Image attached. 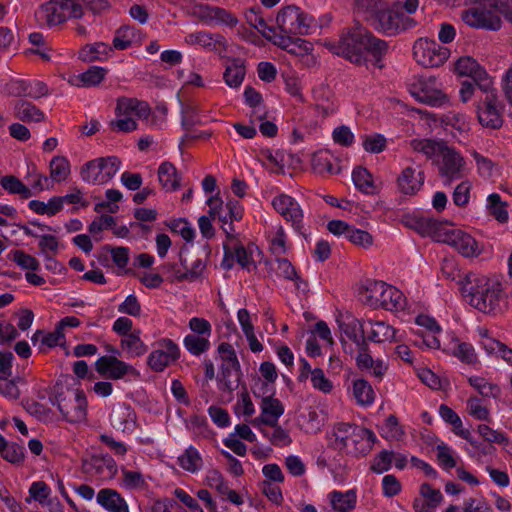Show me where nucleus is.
<instances>
[{"label": "nucleus", "mask_w": 512, "mask_h": 512, "mask_svg": "<svg viewBox=\"0 0 512 512\" xmlns=\"http://www.w3.org/2000/svg\"><path fill=\"white\" fill-rule=\"evenodd\" d=\"M327 49L345 60L361 64V62L379 63L389 53V43L374 36L369 30L357 25L344 30L339 41L325 43Z\"/></svg>", "instance_id": "1"}, {"label": "nucleus", "mask_w": 512, "mask_h": 512, "mask_svg": "<svg viewBox=\"0 0 512 512\" xmlns=\"http://www.w3.org/2000/svg\"><path fill=\"white\" fill-rule=\"evenodd\" d=\"M466 299L471 307L477 311L497 317L509 309V296L502 282L486 275L468 273L465 275Z\"/></svg>", "instance_id": "2"}, {"label": "nucleus", "mask_w": 512, "mask_h": 512, "mask_svg": "<svg viewBox=\"0 0 512 512\" xmlns=\"http://www.w3.org/2000/svg\"><path fill=\"white\" fill-rule=\"evenodd\" d=\"M461 74H466L468 70L471 77L477 83L479 89L483 92L476 105V116L479 124L484 128L498 129L503 123V106L496 90L493 88L492 78L483 69V66H460Z\"/></svg>", "instance_id": "3"}, {"label": "nucleus", "mask_w": 512, "mask_h": 512, "mask_svg": "<svg viewBox=\"0 0 512 512\" xmlns=\"http://www.w3.org/2000/svg\"><path fill=\"white\" fill-rule=\"evenodd\" d=\"M361 297L372 307L383 308L401 316L410 314V307L402 291L386 282L366 281Z\"/></svg>", "instance_id": "4"}, {"label": "nucleus", "mask_w": 512, "mask_h": 512, "mask_svg": "<svg viewBox=\"0 0 512 512\" xmlns=\"http://www.w3.org/2000/svg\"><path fill=\"white\" fill-rule=\"evenodd\" d=\"M407 85L410 94L422 103L433 107H443L449 103V97L442 91L440 81L430 74L414 76Z\"/></svg>", "instance_id": "5"}, {"label": "nucleus", "mask_w": 512, "mask_h": 512, "mask_svg": "<svg viewBox=\"0 0 512 512\" xmlns=\"http://www.w3.org/2000/svg\"><path fill=\"white\" fill-rule=\"evenodd\" d=\"M53 405H56L64 420L72 424H80L87 419V399L81 389H67L66 392L59 393L54 400L50 399Z\"/></svg>", "instance_id": "6"}, {"label": "nucleus", "mask_w": 512, "mask_h": 512, "mask_svg": "<svg viewBox=\"0 0 512 512\" xmlns=\"http://www.w3.org/2000/svg\"><path fill=\"white\" fill-rule=\"evenodd\" d=\"M150 109L146 102L133 98H121L116 106V118L112 121L114 129L130 132L136 129V121L145 119Z\"/></svg>", "instance_id": "7"}, {"label": "nucleus", "mask_w": 512, "mask_h": 512, "mask_svg": "<svg viewBox=\"0 0 512 512\" xmlns=\"http://www.w3.org/2000/svg\"><path fill=\"white\" fill-rule=\"evenodd\" d=\"M120 168L121 162L117 157L96 158L82 166L80 176L85 183L103 185L108 183Z\"/></svg>", "instance_id": "8"}, {"label": "nucleus", "mask_w": 512, "mask_h": 512, "mask_svg": "<svg viewBox=\"0 0 512 512\" xmlns=\"http://www.w3.org/2000/svg\"><path fill=\"white\" fill-rule=\"evenodd\" d=\"M375 30L388 36H395L416 26V21L405 15L396 6L389 4L371 21Z\"/></svg>", "instance_id": "9"}, {"label": "nucleus", "mask_w": 512, "mask_h": 512, "mask_svg": "<svg viewBox=\"0 0 512 512\" xmlns=\"http://www.w3.org/2000/svg\"><path fill=\"white\" fill-rule=\"evenodd\" d=\"M476 6L470 7L461 13V19L468 26L475 29L497 31L502 21L494 8H490L486 0H473Z\"/></svg>", "instance_id": "10"}, {"label": "nucleus", "mask_w": 512, "mask_h": 512, "mask_svg": "<svg viewBox=\"0 0 512 512\" xmlns=\"http://www.w3.org/2000/svg\"><path fill=\"white\" fill-rule=\"evenodd\" d=\"M218 355L221 360L219 375V388L233 391L239 383L241 376L240 363L234 348L228 343L218 346Z\"/></svg>", "instance_id": "11"}, {"label": "nucleus", "mask_w": 512, "mask_h": 512, "mask_svg": "<svg viewBox=\"0 0 512 512\" xmlns=\"http://www.w3.org/2000/svg\"><path fill=\"white\" fill-rule=\"evenodd\" d=\"M327 230L336 237H343L352 245L363 250L377 247L376 237L369 232L343 220L334 219L327 223Z\"/></svg>", "instance_id": "12"}, {"label": "nucleus", "mask_w": 512, "mask_h": 512, "mask_svg": "<svg viewBox=\"0 0 512 512\" xmlns=\"http://www.w3.org/2000/svg\"><path fill=\"white\" fill-rule=\"evenodd\" d=\"M277 28L280 32L293 35H304L308 33L311 19L307 14L295 5H289L279 11Z\"/></svg>", "instance_id": "13"}, {"label": "nucleus", "mask_w": 512, "mask_h": 512, "mask_svg": "<svg viewBox=\"0 0 512 512\" xmlns=\"http://www.w3.org/2000/svg\"><path fill=\"white\" fill-rule=\"evenodd\" d=\"M189 37L191 42H195L205 48L215 51L222 59H226L234 63L243 62L239 53H236V50L240 52V48L234 44H229L220 34L197 32L195 34H191Z\"/></svg>", "instance_id": "14"}, {"label": "nucleus", "mask_w": 512, "mask_h": 512, "mask_svg": "<svg viewBox=\"0 0 512 512\" xmlns=\"http://www.w3.org/2000/svg\"><path fill=\"white\" fill-rule=\"evenodd\" d=\"M440 243L452 246L464 257H477L482 252V246L470 234L449 224L440 235Z\"/></svg>", "instance_id": "15"}, {"label": "nucleus", "mask_w": 512, "mask_h": 512, "mask_svg": "<svg viewBox=\"0 0 512 512\" xmlns=\"http://www.w3.org/2000/svg\"><path fill=\"white\" fill-rule=\"evenodd\" d=\"M180 356L179 346L168 338H161L153 345L148 355L147 364L155 372L164 371Z\"/></svg>", "instance_id": "16"}, {"label": "nucleus", "mask_w": 512, "mask_h": 512, "mask_svg": "<svg viewBox=\"0 0 512 512\" xmlns=\"http://www.w3.org/2000/svg\"><path fill=\"white\" fill-rule=\"evenodd\" d=\"M436 164L441 175L451 179L461 178L470 171L468 161L461 152L448 145L442 150Z\"/></svg>", "instance_id": "17"}, {"label": "nucleus", "mask_w": 512, "mask_h": 512, "mask_svg": "<svg viewBox=\"0 0 512 512\" xmlns=\"http://www.w3.org/2000/svg\"><path fill=\"white\" fill-rule=\"evenodd\" d=\"M450 50L434 40L420 38L413 45V58L417 64H444Z\"/></svg>", "instance_id": "18"}, {"label": "nucleus", "mask_w": 512, "mask_h": 512, "mask_svg": "<svg viewBox=\"0 0 512 512\" xmlns=\"http://www.w3.org/2000/svg\"><path fill=\"white\" fill-rule=\"evenodd\" d=\"M403 222L408 228L415 230L421 236L430 237L436 242H440V235L444 232L447 224L419 213L407 214L403 218Z\"/></svg>", "instance_id": "19"}, {"label": "nucleus", "mask_w": 512, "mask_h": 512, "mask_svg": "<svg viewBox=\"0 0 512 512\" xmlns=\"http://www.w3.org/2000/svg\"><path fill=\"white\" fill-rule=\"evenodd\" d=\"M260 415L251 421V424L260 428L261 425L275 426L280 417L284 414L285 407L283 403L274 397V394L260 396Z\"/></svg>", "instance_id": "20"}, {"label": "nucleus", "mask_w": 512, "mask_h": 512, "mask_svg": "<svg viewBox=\"0 0 512 512\" xmlns=\"http://www.w3.org/2000/svg\"><path fill=\"white\" fill-rule=\"evenodd\" d=\"M273 208L296 230L302 227L303 211L298 202L291 196L280 193L274 196L271 200Z\"/></svg>", "instance_id": "21"}, {"label": "nucleus", "mask_w": 512, "mask_h": 512, "mask_svg": "<svg viewBox=\"0 0 512 512\" xmlns=\"http://www.w3.org/2000/svg\"><path fill=\"white\" fill-rule=\"evenodd\" d=\"M278 372L276 366L269 361L262 362L258 369V376L252 384V392L256 397L266 394H275Z\"/></svg>", "instance_id": "22"}, {"label": "nucleus", "mask_w": 512, "mask_h": 512, "mask_svg": "<svg viewBox=\"0 0 512 512\" xmlns=\"http://www.w3.org/2000/svg\"><path fill=\"white\" fill-rule=\"evenodd\" d=\"M367 337L376 343L399 342L404 339V332L383 320H366Z\"/></svg>", "instance_id": "23"}, {"label": "nucleus", "mask_w": 512, "mask_h": 512, "mask_svg": "<svg viewBox=\"0 0 512 512\" xmlns=\"http://www.w3.org/2000/svg\"><path fill=\"white\" fill-rule=\"evenodd\" d=\"M96 371L105 378L118 380L124 376L133 374L135 369L130 364L115 356H101L95 362Z\"/></svg>", "instance_id": "24"}, {"label": "nucleus", "mask_w": 512, "mask_h": 512, "mask_svg": "<svg viewBox=\"0 0 512 512\" xmlns=\"http://www.w3.org/2000/svg\"><path fill=\"white\" fill-rule=\"evenodd\" d=\"M209 214L213 219L218 218L224 225L234 220H239L243 214V208L238 200L228 199L226 209L228 213H223V201L217 196H211L207 200Z\"/></svg>", "instance_id": "25"}, {"label": "nucleus", "mask_w": 512, "mask_h": 512, "mask_svg": "<svg viewBox=\"0 0 512 512\" xmlns=\"http://www.w3.org/2000/svg\"><path fill=\"white\" fill-rule=\"evenodd\" d=\"M442 501L443 495L439 489L423 483L419 487V495L413 500V509L414 512H436Z\"/></svg>", "instance_id": "26"}, {"label": "nucleus", "mask_w": 512, "mask_h": 512, "mask_svg": "<svg viewBox=\"0 0 512 512\" xmlns=\"http://www.w3.org/2000/svg\"><path fill=\"white\" fill-rule=\"evenodd\" d=\"M424 173L419 166L411 165L404 168L397 178V187L405 195H414L424 184Z\"/></svg>", "instance_id": "27"}, {"label": "nucleus", "mask_w": 512, "mask_h": 512, "mask_svg": "<svg viewBox=\"0 0 512 512\" xmlns=\"http://www.w3.org/2000/svg\"><path fill=\"white\" fill-rule=\"evenodd\" d=\"M355 361L360 371L378 379H382L388 369L386 360L373 357L367 350L359 351Z\"/></svg>", "instance_id": "28"}, {"label": "nucleus", "mask_w": 512, "mask_h": 512, "mask_svg": "<svg viewBox=\"0 0 512 512\" xmlns=\"http://www.w3.org/2000/svg\"><path fill=\"white\" fill-rule=\"evenodd\" d=\"M376 440L377 437L371 430L355 425L349 439L350 447L345 449L355 455H366L371 451Z\"/></svg>", "instance_id": "29"}, {"label": "nucleus", "mask_w": 512, "mask_h": 512, "mask_svg": "<svg viewBox=\"0 0 512 512\" xmlns=\"http://www.w3.org/2000/svg\"><path fill=\"white\" fill-rule=\"evenodd\" d=\"M336 321L340 331L356 343L363 341L367 335L366 321H360L351 314H339Z\"/></svg>", "instance_id": "30"}, {"label": "nucleus", "mask_w": 512, "mask_h": 512, "mask_svg": "<svg viewBox=\"0 0 512 512\" xmlns=\"http://www.w3.org/2000/svg\"><path fill=\"white\" fill-rule=\"evenodd\" d=\"M438 412L442 420L452 426L456 435L468 440L478 454H485V452L481 449V444L478 441L472 440L470 438V432L463 428L462 420L454 410H452L447 405L442 404L439 406Z\"/></svg>", "instance_id": "31"}, {"label": "nucleus", "mask_w": 512, "mask_h": 512, "mask_svg": "<svg viewBox=\"0 0 512 512\" xmlns=\"http://www.w3.org/2000/svg\"><path fill=\"white\" fill-rule=\"evenodd\" d=\"M326 498L334 512H352L356 508L358 494L354 488L346 491L332 490Z\"/></svg>", "instance_id": "32"}, {"label": "nucleus", "mask_w": 512, "mask_h": 512, "mask_svg": "<svg viewBox=\"0 0 512 512\" xmlns=\"http://www.w3.org/2000/svg\"><path fill=\"white\" fill-rule=\"evenodd\" d=\"M110 422L112 426L124 433H131L136 426V415L131 407L117 404L113 407Z\"/></svg>", "instance_id": "33"}, {"label": "nucleus", "mask_w": 512, "mask_h": 512, "mask_svg": "<svg viewBox=\"0 0 512 512\" xmlns=\"http://www.w3.org/2000/svg\"><path fill=\"white\" fill-rule=\"evenodd\" d=\"M96 501L108 512H130L126 500L113 489H101L96 495Z\"/></svg>", "instance_id": "34"}, {"label": "nucleus", "mask_w": 512, "mask_h": 512, "mask_svg": "<svg viewBox=\"0 0 512 512\" xmlns=\"http://www.w3.org/2000/svg\"><path fill=\"white\" fill-rule=\"evenodd\" d=\"M442 349L445 353L458 358L463 363L474 364L477 361L474 347L470 343L462 342L455 337H451Z\"/></svg>", "instance_id": "35"}, {"label": "nucleus", "mask_w": 512, "mask_h": 512, "mask_svg": "<svg viewBox=\"0 0 512 512\" xmlns=\"http://www.w3.org/2000/svg\"><path fill=\"white\" fill-rule=\"evenodd\" d=\"M107 71L102 66H89L85 71L68 76V82L77 87H90L99 84Z\"/></svg>", "instance_id": "36"}, {"label": "nucleus", "mask_w": 512, "mask_h": 512, "mask_svg": "<svg viewBox=\"0 0 512 512\" xmlns=\"http://www.w3.org/2000/svg\"><path fill=\"white\" fill-rule=\"evenodd\" d=\"M349 394L361 407H369L375 401V392L370 383L363 379L358 378L352 381L351 387L349 388Z\"/></svg>", "instance_id": "37"}, {"label": "nucleus", "mask_w": 512, "mask_h": 512, "mask_svg": "<svg viewBox=\"0 0 512 512\" xmlns=\"http://www.w3.org/2000/svg\"><path fill=\"white\" fill-rule=\"evenodd\" d=\"M311 168L319 175L337 174L339 169L333 165V155L328 149H319L309 154Z\"/></svg>", "instance_id": "38"}, {"label": "nucleus", "mask_w": 512, "mask_h": 512, "mask_svg": "<svg viewBox=\"0 0 512 512\" xmlns=\"http://www.w3.org/2000/svg\"><path fill=\"white\" fill-rule=\"evenodd\" d=\"M276 273L286 280L292 281L298 293L305 294L308 291V284L297 273L294 266L287 259L276 260Z\"/></svg>", "instance_id": "39"}, {"label": "nucleus", "mask_w": 512, "mask_h": 512, "mask_svg": "<svg viewBox=\"0 0 512 512\" xmlns=\"http://www.w3.org/2000/svg\"><path fill=\"white\" fill-rule=\"evenodd\" d=\"M325 419L315 408H307L297 418V425L305 433H317L324 426Z\"/></svg>", "instance_id": "40"}, {"label": "nucleus", "mask_w": 512, "mask_h": 512, "mask_svg": "<svg viewBox=\"0 0 512 512\" xmlns=\"http://www.w3.org/2000/svg\"><path fill=\"white\" fill-rule=\"evenodd\" d=\"M110 53H113L112 47L96 42L82 47L78 52V59L82 62L107 61Z\"/></svg>", "instance_id": "41"}, {"label": "nucleus", "mask_w": 512, "mask_h": 512, "mask_svg": "<svg viewBox=\"0 0 512 512\" xmlns=\"http://www.w3.org/2000/svg\"><path fill=\"white\" fill-rule=\"evenodd\" d=\"M352 181L357 190L366 194L373 195L379 191V185L374 180L373 175L364 167H357L352 171Z\"/></svg>", "instance_id": "42"}, {"label": "nucleus", "mask_w": 512, "mask_h": 512, "mask_svg": "<svg viewBox=\"0 0 512 512\" xmlns=\"http://www.w3.org/2000/svg\"><path fill=\"white\" fill-rule=\"evenodd\" d=\"M270 251L275 255H283L289 250L287 236L282 225L271 226L266 232Z\"/></svg>", "instance_id": "43"}, {"label": "nucleus", "mask_w": 512, "mask_h": 512, "mask_svg": "<svg viewBox=\"0 0 512 512\" xmlns=\"http://www.w3.org/2000/svg\"><path fill=\"white\" fill-rule=\"evenodd\" d=\"M441 122L446 129L450 128L460 136L468 135L471 128L470 118L465 113L448 112L441 118Z\"/></svg>", "instance_id": "44"}, {"label": "nucleus", "mask_w": 512, "mask_h": 512, "mask_svg": "<svg viewBox=\"0 0 512 512\" xmlns=\"http://www.w3.org/2000/svg\"><path fill=\"white\" fill-rule=\"evenodd\" d=\"M233 409L234 414L239 419H243L246 422L253 420L252 417L256 413V408L246 388H243L237 394Z\"/></svg>", "instance_id": "45"}, {"label": "nucleus", "mask_w": 512, "mask_h": 512, "mask_svg": "<svg viewBox=\"0 0 512 512\" xmlns=\"http://www.w3.org/2000/svg\"><path fill=\"white\" fill-rule=\"evenodd\" d=\"M410 145L414 151L424 154L427 158L432 159L436 163L440 158L442 150L446 146L442 141L431 139H413Z\"/></svg>", "instance_id": "46"}, {"label": "nucleus", "mask_w": 512, "mask_h": 512, "mask_svg": "<svg viewBox=\"0 0 512 512\" xmlns=\"http://www.w3.org/2000/svg\"><path fill=\"white\" fill-rule=\"evenodd\" d=\"M355 425L350 423H336L329 432L330 442L338 449L350 447V436L353 434Z\"/></svg>", "instance_id": "47"}, {"label": "nucleus", "mask_w": 512, "mask_h": 512, "mask_svg": "<svg viewBox=\"0 0 512 512\" xmlns=\"http://www.w3.org/2000/svg\"><path fill=\"white\" fill-rule=\"evenodd\" d=\"M469 154L473 158L477 174L481 178L490 180L499 174L498 166L490 158L480 154L475 149H470Z\"/></svg>", "instance_id": "48"}, {"label": "nucleus", "mask_w": 512, "mask_h": 512, "mask_svg": "<svg viewBox=\"0 0 512 512\" xmlns=\"http://www.w3.org/2000/svg\"><path fill=\"white\" fill-rule=\"evenodd\" d=\"M14 116L24 122H40L44 113L30 102L19 100L14 104Z\"/></svg>", "instance_id": "49"}, {"label": "nucleus", "mask_w": 512, "mask_h": 512, "mask_svg": "<svg viewBox=\"0 0 512 512\" xmlns=\"http://www.w3.org/2000/svg\"><path fill=\"white\" fill-rule=\"evenodd\" d=\"M34 345H39L41 349L53 348L60 345L65 340L64 332L60 331L57 327L51 332L36 331L32 338Z\"/></svg>", "instance_id": "50"}, {"label": "nucleus", "mask_w": 512, "mask_h": 512, "mask_svg": "<svg viewBox=\"0 0 512 512\" xmlns=\"http://www.w3.org/2000/svg\"><path fill=\"white\" fill-rule=\"evenodd\" d=\"M235 256L237 262L242 268L247 271H253L256 268L258 259L260 258V251L254 245H249L247 247L239 246L235 250Z\"/></svg>", "instance_id": "51"}, {"label": "nucleus", "mask_w": 512, "mask_h": 512, "mask_svg": "<svg viewBox=\"0 0 512 512\" xmlns=\"http://www.w3.org/2000/svg\"><path fill=\"white\" fill-rule=\"evenodd\" d=\"M15 84L21 86V89L12 90L11 95L13 96H24L36 99L47 94L46 85L39 81L31 82L25 79H19Z\"/></svg>", "instance_id": "52"}, {"label": "nucleus", "mask_w": 512, "mask_h": 512, "mask_svg": "<svg viewBox=\"0 0 512 512\" xmlns=\"http://www.w3.org/2000/svg\"><path fill=\"white\" fill-rule=\"evenodd\" d=\"M486 209L498 222L506 223L509 219L507 203L504 202L500 195L491 193L486 199Z\"/></svg>", "instance_id": "53"}, {"label": "nucleus", "mask_w": 512, "mask_h": 512, "mask_svg": "<svg viewBox=\"0 0 512 512\" xmlns=\"http://www.w3.org/2000/svg\"><path fill=\"white\" fill-rule=\"evenodd\" d=\"M178 463L181 468L190 473L198 472L203 466L202 457L199 451L193 446H189L179 455Z\"/></svg>", "instance_id": "54"}, {"label": "nucleus", "mask_w": 512, "mask_h": 512, "mask_svg": "<svg viewBox=\"0 0 512 512\" xmlns=\"http://www.w3.org/2000/svg\"><path fill=\"white\" fill-rule=\"evenodd\" d=\"M380 435L388 441H401L405 432L394 415L388 416L379 428Z\"/></svg>", "instance_id": "55"}, {"label": "nucleus", "mask_w": 512, "mask_h": 512, "mask_svg": "<svg viewBox=\"0 0 512 512\" xmlns=\"http://www.w3.org/2000/svg\"><path fill=\"white\" fill-rule=\"evenodd\" d=\"M305 368L309 371L310 374V382L312 387L323 393L330 394L334 389L333 382L325 375L324 371L321 368L311 369L310 365L305 362Z\"/></svg>", "instance_id": "56"}, {"label": "nucleus", "mask_w": 512, "mask_h": 512, "mask_svg": "<svg viewBox=\"0 0 512 512\" xmlns=\"http://www.w3.org/2000/svg\"><path fill=\"white\" fill-rule=\"evenodd\" d=\"M39 14L45 19L48 26H54L65 22V15L60 9L59 0H50L41 6Z\"/></svg>", "instance_id": "57"}, {"label": "nucleus", "mask_w": 512, "mask_h": 512, "mask_svg": "<svg viewBox=\"0 0 512 512\" xmlns=\"http://www.w3.org/2000/svg\"><path fill=\"white\" fill-rule=\"evenodd\" d=\"M361 144L365 152L370 154H379L387 148L388 139L380 133L372 132L360 137Z\"/></svg>", "instance_id": "58"}, {"label": "nucleus", "mask_w": 512, "mask_h": 512, "mask_svg": "<svg viewBox=\"0 0 512 512\" xmlns=\"http://www.w3.org/2000/svg\"><path fill=\"white\" fill-rule=\"evenodd\" d=\"M158 178L167 191H173L179 187L180 180L176 168L169 162H164L159 166Z\"/></svg>", "instance_id": "59"}, {"label": "nucleus", "mask_w": 512, "mask_h": 512, "mask_svg": "<svg viewBox=\"0 0 512 512\" xmlns=\"http://www.w3.org/2000/svg\"><path fill=\"white\" fill-rule=\"evenodd\" d=\"M28 207L35 213L41 215H55L63 207L62 197H52L47 202L40 200H31L28 203Z\"/></svg>", "instance_id": "60"}, {"label": "nucleus", "mask_w": 512, "mask_h": 512, "mask_svg": "<svg viewBox=\"0 0 512 512\" xmlns=\"http://www.w3.org/2000/svg\"><path fill=\"white\" fill-rule=\"evenodd\" d=\"M121 346L131 357L142 356L147 351L146 345L140 336L135 333L125 335L121 340Z\"/></svg>", "instance_id": "61"}, {"label": "nucleus", "mask_w": 512, "mask_h": 512, "mask_svg": "<svg viewBox=\"0 0 512 512\" xmlns=\"http://www.w3.org/2000/svg\"><path fill=\"white\" fill-rule=\"evenodd\" d=\"M136 38L135 28L129 25H123L115 31V36L112 41V49L124 50L131 46Z\"/></svg>", "instance_id": "62"}, {"label": "nucleus", "mask_w": 512, "mask_h": 512, "mask_svg": "<svg viewBox=\"0 0 512 512\" xmlns=\"http://www.w3.org/2000/svg\"><path fill=\"white\" fill-rule=\"evenodd\" d=\"M0 185L10 194H17L22 198H29L32 196V191L29 187L14 176H3L0 179Z\"/></svg>", "instance_id": "63"}, {"label": "nucleus", "mask_w": 512, "mask_h": 512, "mask_svg": "<svg viewBox=\"0 0 512 512\" xmlns=\"http://www.w3.org/2000/svg\"><path fill=\"white\" fill-rule=\"evenodd\" d=\"M186 350L194 356L206 352L210 347V339L206 336L188 334L183 339Z\"/></svg>", "instance_id": "64"}]
</instances>
